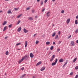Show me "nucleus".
I'll return each mask as SVG.
<instances>
[{
  "mask_svg": "<svg viewBox=\"0 0 78 78\" xmlns=\"http://www.w3.org/2000/svg\"><path fill=\"white\" fill-rule=\"evenodd\" d=\"M36 35V34H34V37Z\"/></svg>",
  "mask_w": 78,
  "mask_h": 78,
  "instance_id": "nucleus-54",
  "label": "nucleus"
},
{
  "mask_svg": "<svg viewBox=\"0 0 78 78\" xmlns=\"http://www.w3.org/2000/svg\"><path fill=\"white\" fill-rule=\"evenodd\" d=\"M26 75V74H25L23 75H22V76L20 77V78H23V77H24V76H25Z\"/></svg>",
  "mask_w": 78,
  "mask_h": 78,
  "instance_id": "nucleus-13",
  "label": "nucleus"
},
{
  "mask_svg": "<svg viewBox=\"0 0 78 78\" xmlns=\"http://www.w3.org/2000/svg\"><path fill=\"white\" fill-rule=\"evenodd\" d=\"M61 13H64V10H62L61 11Z\"/></svg>",
  "mask_w": 78,
  "mask_h": 78,
  "instance_id": "nucleus-45",
  "label": "nucleus"
},
{
  "mask_svg": "<svg viewBox=\"0 0 78 78\" xmlns=\"http://www.w3.org/2000/svg\"><path fill=\"white\" fill-rule=\"evenodd\" d=\"M7 13L8 14H12V12L11 11V10H8Z\"/></svg>",
  "mask_w": 78,
  "mask_h": 78,
  "instance_id": "nucleus-15",
  "label": "nucleus"
},
{
  "mask_svg": "<svg viewBox=\"0 0 78 78\" xmlns=\"http://www.w3.org/2000/svg\"><path fill=\"white\" fill-rule=\"evenodd\" d=\"M55 55H53L52 56V57H51V58L52 59H53V58H54L55 57Z\"/></svg>",
  "mask_w": 78,
  "mask_h": 78,
  "instance_id": "nucleus-33",
  "label": "nucleus"
},
{
  "mask_svg": "<svg viewBox=\"0 0 78 78\" xmlns=\"http://www.w3.org/2000/svg\"><path fill=\"white\" fill-rule=\"evenodd\" d=\"M22 16V14H20V15H18L17 16V18H19L20 17H21V16Z\"/></svg>",
  "mask_w": 78,
  "mask_h": 78,
  "instance_id": "nucleus-16",
  "label": "nucleus"
},
{
  "mask_svg": "<svg viewBox=\"0 0 78 78\" xmlns=\"http://www.w3.org/2000/svg\"><path fill=\"white\" fill-rule=\"evenodd\" d=\"M37 1L38 2H39V1H40V0H37Z\"/></svg>",
  "mask_w": 78,
  "mask_h": 78,
  "instance_id": "nucleus-58",
  "label": "nucleus"
},
{
  "mask_svg": "<svg viewBox=\"0 0 78 78\" xmlns=\"http://www.w3.org/2000/svg\"><path fill=\"white\" fill-rule=\"evenodd\" d=\"M53 59L52 58H51L50 60V62H51L52 60H53Z\"/></svg>",
  "mask_w": 78,
  "mask_h": 78,
  "instance_id": "nucleus-46",
  "label": "nucleus"
},
{
  "mask_svg": "<svg viewBox=\"0 0 78 78\" xmlns=\"http://www.w3.org/2000/svg\"><path fill=\"white\" fill-rule=\"evenodd\" d=\"M42 63V62H38L37 64L36 65V66H39V65H40Z\"/></svg>",
  "mask_w": 78,
  "mask_h": 78,
  "instance_id": "nucleus-10",
  "label": "nucleus"
},
{
  "mask_svg": "<svg viewBox=\"0 0 78 78\" xmlns=\"http://www.w3.org/2000/svg\"><path fill=\"white\" fill-rule=\"evenodd\" d=\"M52 27H54V24H52Z\"/></svg>",
  "mask_w": 78,
  "mask_h": 78,
  "instance_id": "nucleus-55",
  "label": "nucleus"
},
{
  "mask_svg": "<svg viewBox=\"0 0 78 78\" xmlns=\"http://www.w3.org/2000/svg\"><path fill=\"white\" fill-rule=\"evenodd\" d=\"M60 33H61V32H60V31H59L58 32V35H59V34H60Z\"/></svg>",
  "mask_w": 78,
  "mask_h": 78,
  "instance_id": "nucleus-49",
  "label": "nucleus"
},
{
  "mask_svg": "<svg viewBox=\"0 0 78 78\" xmlns=\"http://www.w3.org/2000/svg\"><path fill=\"white\" fill-rule=\"evenodd\" d=\"M71 46H75V43H74V41H72L71 42Z\"/></svg>",
  "mask_w": 78,
  "mask_h": 78,
  "instance_id": "nucleus-4",
  "label": "nucleus"
},
{
  "mask_svg": "<svg viewBox=\"0 0 78 78\" xmlns=\"http://www.w3.org/2000/svg\"><path fill=\"white\" fill-rule=\"evenodd\" d=\"M52 2H55V0H52Z\"/></svg>",
  "mask_w": 78,
  "mask_h": 78,
  "instance_id": "nucleus-59",
  "label": "nucleus"
},
{
  "mask_svg": "<svg viewBox=\"0 0 78 78\" xmlns=\"http://www.w3.org/2000/svg\"><path fill=\"white\" fill-rule=\"evenodd\" d=\"M76 59H77V58H75L74 60H73V62H75V61H76Z\"/></svg>",
  "mask_w": 78,
  "mask_h": 78,
  "instance_id": "nucleus-14",
  "label": "nucleus"
},
{
  "mask_svg": "<svg viewBox=\"0 0 78 78\" xmlns=\"http://www.w3.org/2000/svg\"><path fill=\"white\" fill-rule=\"evenodd\" d=\"M49 13H50L49 12H47V15L46 16H47V17H49V16H50V15L49 14Z\"/></svg>",
  "mask_w": 78,
  "mask_h": 78,
  "instance_id": "nucleus-11",
  "label": "nucleus"
},
{
  "mask_svg": "<svg viewBox=\"0 0 78 78\" xmlns=\"http://www.w3.org/2000/svg\"><path fill=\"white\" fill-rule=\"evenodd\" d=\"M60 48H58L57 49V52H59V51H60Z\"/></svg>",
  "mask_w": 78,
  "mask_h": 78,
  "instance_id": "nucleus-35",
  "label": "nucleus"
},
{
  "mask_svg": "<svg viewBox=\"0 0 78 78\" xmlns=\"http://www.w3.org/2000/svg\"><path fill=\"white\" fill-rule=\"evenodd\" d=\"M48 1V0H44V2L45 3H47V1Z\"/></svg>",
  "mask_w": 78,
  "mask_h": 78,
  "instance_id": "nucleus-42",
  "label": "nucleus"
},
{
  "mask_svg": "<svg viewBox=\"0 0 78 78\" xmlns=\"http://www.w3.org/2000/svg\"><path fill=\"white\" fill-rule=\"evenodd\" d=\"M76 19H78V15L76 17Z\"/></svg>",
  "mask_w": 78,
  "mask_h": 78,
  "instance_id": "nucleus-52",
  "label": "nucleus"
},
{
  "mask_svg": "<svg viewBox=\"0 0 78 78\" xmlns=\"http://www.w3.org/2000/svg\"><path fill=\"white\" fill-rule=\"evenodd\" d=\"M35 18H37V16H35Z\"/></svg>",
  "mask_w": 78,
  "mask_h": 78,
  "instance_id": "nucleus-56",
  "label": "nucleus"
},
{
  "mask_svg": "<svg viewBox=\"0 0 78 78\" xmlns=\"http://www.w3.org/2000/svg\"><path fill=\"white\" fill-rule=\"evenodd\" d=\"M58 37V35H56L55 38V39H56Z\"/></svg>",
  "mask_w": 78,
  "mask_h": 78,
  "instance_id": "nucleus-34",
  "label": "nucleus"
},
{
  "mask_svg": "<svg viewBox=\"0 0 78 78\" xmlns=\"http://www.w3.org/2000/svg\"><path fill=\"white\" fill-rule=\"evenodd\" d=\"M8 38V37H5V39H7Z\"/></svg>",
  "mask_w": 78,
  "mask_h": 78,
  "instance_id": "nucleus-50",
  "label": "nucleus"
},
{
  "mask_svg": "<svg viewBox=\"0 0 78 78\" xmlns=\"http://www.w3.org/2000/svg\"><path fill=\"white\" fill-rule=\"evenodd\" d=\"M23 60H22V58L20 60V61L19 62V64H20L21 63V62H23Z\"/></svg>",
  "mask_w": 78,
  "mask_h": 78,
  "instance_id": "nucleus-17",
  "label": "nucleus"
},
{
  "mask_svg": "<svg viewBox=\"0 0 78 78\" xmlns=\"http://www.w3.org/2000/svg\"><path fill=\"white\" fill-rule=\"evenodd\" d=\"M28 19H29L30 20H33V18L31 17H29Z\"/></svg>",
  "mask_w": 78,
  "mask_h": 78,
  "instance_id": "nucleus-20",
  "label": "nucleus"
},
{
  "mask_svg": "<svg viewBox=\"0 0 78 78\" xmlns=\"http://www.w3.org/2000/svg\"><path fill=\"white\" fill-rule=\"evenodd\" d=\"M35 77L34 76H33V78H34Z\"/></svg>",
  "mask_w": 78,
  "mask_h": 78,
  "instance_id": "nucleus-60",
  "label": "nucleus"
},
{
  "mask_svg": "<svg viewBox=\"0 0 78 78\" xmlns=\"http://www.w3.org/2000/svg\"><path fill=\"white\" fill-rule=\"evenodd\" d=\"M78 75H76L75 78H78Z\"/></svg>",
  "mask_w": 78,
  "mask_h": 78,
  "instance_id": "nucleus-43",
  "label": "nucleus"
},
{
  "mask_svg": "<svg viewBox=\"0 0 78 78\" xmlns=\"http://www.w3.org/2000/svg\"><path fill=\"white\" fill-rule=\"evenodd\" d=\"M39 42V41H36L35 42L36 44H37Z\"/></svg>",
  "mask_w": 78,
  "mask_h": 78,
  "instance_id": "nucleus-37",
  "label": "nucleus"
},
{
  "mask_svg": "<svg viewBox=\"0 0 78 78\" xmlns=\"http://www.w3.org/2000/svg\"><path fill=\"white\" fill-rule=\"evenodd\" d=\"M27 44H28V42H27V41H25V48H26L27 47Z\"/></svg>",
  "mask_w": 78,
  "mask_h": 78,
  "instance_id": "nucleus-12",
  "label": "nucleus"
},
{
  "mask_svg": "<svg viewBox=\"0 0 78 78\" xmlns=\"http://www.w3.org/2000/svg\"><path fill=\"white\" fill-rule=\"evenodd\" d=\"M50 44V43L49 41H47L46 43V45H48Z\"/></svg>",
  "mask_w": 78,
  "mask_h": 78,
  "instance_id": "nucleus-23",
  "label": "nucleus"
},
{
  "mask_svg": "<svg viewBox=\"0 0 78 78\" xmlns=\"http://www.w3.org/2000/svg\"><path fill=\"white\" fill-rule=\"evenodd\" d=\"M41 5H43V0L41 1Z\"/></svg>",
  "mask_w": 78,
  "mask_h": 78,
  "instance_id": "nucleus-27",
  "label": "nucleus"
},
{
  "mask_svg": "<svg viewBox=\"0 0 78 78\" xmlns=\"http://www.w3.org/2000/svg\"><path fill=\"white\" fill-rule=\"evenodd\" d=\"M48 49H49L48 48H46V50H48Z\"/></svg>",
  "mask_w": 78,
  "mask_h": 78,
  "instance_id": "nucleus-57",
  "label": "nucleus"
},
{
  "mask_svg": "<svg viewBox=\"0 0 78 78\" xmlns=\"http://www.w3.org/2000/svg\"><path fill=\"white\" fill-rule=\"evenodd\" d=\"M24 67H23L21 68V70H24Z\"/></svg>",
  "mask_w": 78,
  "mask_h": 78,
  "instance_id": "nucleus-41",
  "label": "nucleus"
},
{
  "mask_svg": "<svg viewBox=\"0 0 78 78\" xmlns=\"http://www.w3.org/2000/svg\"><path fill=\"white\" fill-rule=\"evenodd\" d=\"M29 9H30V7H28L26 8L27 10H29Z\"/></svg>",
  "mask_w": 78,
  "mask_h": 78,
  "instance_id": "nucleus-44",
  "label": "nucleus"
},
{
  "mask_svg": "<svg viewBox=\"0 0 78 78\" xmlns=\"http://www.w3.org/2000/svg\"><path fill=\"white\" fill-rule=\"evenodd\" d=\"M21 30H22V28H21V27H20L18 29L17 31L18 32H20V31H21Z\"/></svg>",
  "mask_w": 78,
  "mask_h": 78,
  "instance_id": "nucleus-7",
  "label": "nucleus"
},
{
  "mask_svg": "<svg viewBox=\"0 0 78 78\" xmlns=\"http://www.w3.org/2000/svg\"><path fill=\"white\" fill-rule=\"evenodd\" d=\"M12 27V24L9 25L8 26L9 28H11Z\"/></svg>",
  "mask_w": 78,
  "mask_h": 78,
  "instance_id": "nucleus-30",
  "label": "nucleus"
},
{
  "mask_svg": "<svg viewBox=\"0 0 78 78\" xmlns=\"http://www.w3.org/2000/svg\"><path fill=\"white\" fill-rule=\"evenodd\" d=\"M75 69H76V70H77V69H78V66H76L75 67Z\"/></svg>",
  "mask_w": 78,
  "mask_h": 78,
  "instance_id": "nucleus-31",
  "label": "nucleus"
},
{
  "mask_svg": "<svg viewBox=\"0 0 78 78\" xmlns=\"http://www.w3.org/2000/svg\"><path fill=\"white\" fill-rule=\"evenodd\" d=\"M70 19H68L66 20L67 23V24H68V23H69V22H70Z\"/></svg>",
  "mask_w": 78,
  "mask_h": 78,
  "instance_id": "nucleus-6",
  "label": "nucleus"
},
{
  "mask_svg": "<svg viewBox=\"0 0 78 78\" xmlns=\"http://www.w3.org/2000/svg\"><path fill=\"white\" fill-rule=\"evenodd\" d=\"M65 67V66L63 65V67Z\"/></svg>",
  "mask_w": 78,
  "mask_h": 78,
  "instance_id": "nucleus-61",
  "label": "nucleus"
},
{
  "mask_svg": "<svg viewBox=\"0 0 78 78\" xmlns=\"http://www.w3.org/2000/svg\"><path fill=\"white\" fill-rule=\"evenodd\" d=\"M44 11H45V9H43L42 10V12H44Z\"/></svg>",
  "mask_w": 78,
  "mask_h": 78,
  "instance_id": "nucleus-48",
  "label": "nucleus"
},
{
  "mask_svg": "<svg viewBox=\"0 0 78 78\" xmlns=\"http://www.w3.org/2000/svg\"><path fill=\"white\" fill-rule=\"evenodd\" d=\"M57 62H58V58H56L55 59V62H52V63L51 65L52 66H55V65H56V63H57Z\"/></svg>",
  "mask_w": 78,
  "mask_h": 78,
  "instance_id": "nucleus-1",
  "label": "nucleus"
},
{
  "mask_svg": "<svg viewBox=\"0 0 78 78\" xmlns=\"http://www.w3.org/2000/svg\"><path fill=\"white\" fill-rule=\"evenodd\" d=\"M27 56H28V55H25L23 57V58H22V60H24V59L25 58H27Z\"/></svg>",
  "mask_w": 78,
  "mask_h": 78,
  "instance_id": "nucleus-2",
  "label": "nucleus"
},
{
  "mask_svg": "<svg viewBox=\"0 0 78 78\" xmlns=\"http://www.w3.org/2000/svg\"><path fill=\"white\" fill-rule=\"evenodd\" d=\"M61 41H59L58 43V44H61Z\"/></svg>",
  "mask_w": 78,
  "mask_h": 78,
  "instance_id": "nucleus-47",
  "label": "nucleus"
},
{
  "mask_svg": "<svg viewBox=\"0 0 78 78\" xmlns=\"http://www.w3.org/2000/svg\"><path fill=\"white\" fill-rule=\"evenodd\" d=\"M53 45H55V41L53 42Z\"/></svg>",
  "mask_w": 78,
  "mask_h": 78,
  "instance_id": "nucleus-51",
  "label": "nucleus"
},
{
  "mask_svg": "<svg viewBox=\"0 0 78 78\" xmlns=\"http://www.w3.org/2000/svg\"><path fill=\"white\" fill-rule=\"evenodd\" d=\"M7 23L6 21H4L2 24V25H5Z\"/></svg>",
  "mask_w": 78,
  "mask_h": 78,
  "instance_id": "nucleus-18",
  "label": "nucleus"
},
{
  "mask_svg": "<svg viewBox=\"0 0 78 78\" xmlns=\"http://www.w3.org/2000/svg\"><path fill=\"white\" fill-rule=\"evenodd\" d=\"M76 43H77V44H78V40H77V41H76Z\"/></svg>",
  "mask_w": 78,
  "mask_h": 78,
  "instance_id": "nucleus-53",
  "label": "nucleus"
},
{
  "mask_svg": "<svg viewBox=\"0 0 78 78\" xmlns=\"http://www.w3.org/2000/svg\"><path fill=\"white\" fill-rule=\"evenodd\" d=\"M72 37V36L71 35H70L68 37V39H69V38H70V37Z\"/></svg>",
  "mask_w": 78,
  "mask_h": 78,
  "instance_id": "nucleus-39",
  "label": "nucleus"
},
{
  "mask_svg": "<svg viewBox=\"0 0 78 78\" xmlns=\"http://www.w3.org/2000/svg\"><path fill=\"white\" fill-rule=\"evenodd\" d=\"M59 62H64V60L62 58H60L59 60Z\"/></svg>",
  "mask_w": 78,
  "mask_h": 78,
  "instance_id": "nucleus-8",
  "label": "nucleus"
},
{
  "mask_svg": "<svg viewBox=\"0 0 78 78\" xmlns=\"http://www.w3.org/2000/svg\"><path fill=\"white\" fill-rule=\"evenodd\" d=\"M2 12V11H0V13Z\"/></svg>",
  "mask_w": 78,
  "mask_h": 78,
  "instance_id": "nucleus-62",
  "label": "nucleus"
},
{
  "mask_svg": "<svg viewBox=\"0 0 78 78\" xmlns=\"http://www.w3.org/2000/svg\"><path fill=\"white\" fill-rule=\"evenodd\" d=\"M67 61H66V62H65V63L64 64V66H66V64H67Z\"/></svg>",
  "mask_w": 78,
  "mask_h": 78,
  "instance_id": "nucleus-29",
  "label": "nucleus"
},
{
  "mask_svg": "<svg viewBox=\"0 0 78 78\" xmlns=\"http://www.w3.org/2000/svg\"><path fill=\"white\" fill-rule=\"evenodd\" d=\"M5 75H6V73H5Z\"/></svg>",
  "mask_w": 78,
  "mask_h": 78,
  "instance_id": "nucleus-64",
  "label": "nucleus"
},
{
  "mask_svg": "<svg viewBox=\"0 0 78 78\" xmlns=\"http://www.w3.org/2000/svg\"><path fill=\"white\" fill-rule=\"evenodd\" d=\"M8 51H7L6 52H5V55H8Z\"/></svg>",
  "mask_w": 78,
  "mask_h": 78,
  "instance_id": "nucleus-26",
  "label": "nucleus"
},
{
  "mask_svg": "<svg viewBox=\"0 0 78 78\" xmlns=\"http://www.w3.org/2000/svg\"><path fill=\"white\" fill-rule=\"evenodd\" d=\"M17 50H20V49H17Z\"/></svg>",
  "mask_w": 78,
  "mask_h": 78,
  "instance_id": "nucleus-63",
  "label": "nucleus"
},
{
  "mask_svg": "<svg viewBox=\"0 0 78 78\" xmlns=\"http://www.w3.org/2000/svg\"><path fill=\"white\" fill-rule=\"evenodd\" d=\"M34 12V10L33 9H32V13H33Z\"/></svg>",
  "mask_w": 78,
  "mask_h": 78,
  "instance_id": "nucleus-32",
  "label": "nucleus"
},
{
  "mask_svg": "<svg viewBox=\"0 0 78 78\" xmlns=\"http://www.w3.org/2000/svg\"><path fill=\"white\" fill-rule=\"evenodd\" d=\"M55 34H56V33L55 32L52 35V37H54V36H55Z\"/></svg>",
  "mask_w": 78,
  "mask_h": 78,
  "instance_id": "nucleus-22",
  "label": "nucleus"
},
{
  "mask_svg": "<svg viewBox=\"0 0 78 78\" xmlns=\"http://www.w3.org/2000/svg\"><path fill=\"white\" fill-rule=\"evenodd\" d=\"M53 46H52L50 48V50H53Z\"/></svg>",
  "mask_w": 78,
  "mask_h": 78,
  "instance_id": "nucleus-28",
  "label": "nucleus"
},
{
  "mask_svg": "<svg viewBox=\"0 0 78 78\" xmlns=\"http://www.w3.org/2000/svg\"><path fill=\"white\" fill-rule=\"evenodd\" d=\"M19 9V8H14V10H15V11H17Z\"/></svg>",
  "mask_w": 78,
  "mask_h": 78,
  "instance_id": "nucleus-24",
  "label": "nucleus"
},
{
  "mask_svg": "<svg viewBox=\"0 0 78 78\" xmlns=\"http://www.w3.org/2000/svg\"><path fill=\"white\" fill-rule=\"evenodd\" d=\"M45 69V67H42V68H41V69L40 70L41 71H43V70H44V69Z\"/></svg>",
  "mask_w": 78,
  "mask_h": 78,
  "instance_id": "nucleus-9",
  "label": "nucleus"
},
{
  "mask_svg": "<svg viewBox=\"0 0 78 78\" xmlns=\"http://www.w3.org/2000/svg\"><path fill=\"white\" fill-rule=\"evenodd\" d=\"M78 20H76L75 21V24H76V25H77L78 24Z\"/></svg>",
  "mask_w": 78,
  "mask_h": 78,
  "instance_id": "nucleus-21",
  "label": "nucleus"
},
{
  "mask_svg": "<svg viewBox=\"0 0 78 78\" xmlns=\"http://www.w3.org/2000/svg\"><path fill=\"white\" fill-rule=\"evenodd\" d=\"M20 23V20H18V22L17 23V25H19V23Z\"/></svg>",
  "mask_w": 78,
  "mask_h": 78,
  "instance_id": "nucleus-25",
  "label": "nucleus"
},
{
  "mask_svg": "<svg viewBox=\"0 0 78 78\" xmlns=\"http://www.w3.org/2000/svg\"><path fill=\"white\" fill-rule=\"evenodd\" d=\"M78 32V29H77L75 31V33H77V32Z\"/></svg>",
  "mask_w": 78,
  "mask_h": 78,
  "instance_id": "nucleus-36",
  "label": "nucleus"
},
{
  "mask_svg": "<svg viewBox=\"0 0 78 78\" xmlns=\"http://www.w3.org/2000/svg\"><path fill=\"white\" fill-rule=\"evenodd\" d=\"M69 75H73V72H71Z\"/></svg>",
  "mask_w": 78,
  "mask_h": 78,
  "instance_id": "nucleus-38",
  "label": "nucleus"
},
{
  "mask_svg": "<svg viewBox=\"0 0 78 78\" xmlns=\"http://www.w3.org/2000/svg\"><path fill=\"white\" fill-rule=\"evenodd\" d=\"M23 31L24 32V33H27V32H28V30H26V29L24 28L23 30Z\"/></svg>",
  "mask_w": 78,
  "mask_h": 78,
  "instance_id": "nucleus-3",
  "label": "nucleus"
},
{
  "mask_svg": "<svg viewBox=\"0 0 78 78\" xmlns=\"http://www.w3.org/2000/svg\"><path fill=\"white\" fill-rule=\"evenodd\" d=\"M6 30V26H5L4 27V29L3 30V31H5V30Z\"/></svg>",
  "mask_w": 78,
  "mask_h": 78,
  "instance_id": "nucleus-19",
  "label": "nucleus"
},
{
  "mask_svg": "<svg viewBox=\"0 0 78 78\" xmlns=\"http://www.w3.org/2000/svg\"><path fill=\"white\" fill-rule=\"evenodd\" d=\"M30 56L31 58H33L34 57V55L33 54V53H31L30 54Z\"/></svg>",
  "mask_w": 78,
  "mask_h": 78,
  "instance_id": "nucleus-5",
  "label": "nucleus"
},
{
  "mask_svg": "<svg viewBox=\"0 0 78 78\" xmlns=\"http://www.w3.org/2000/svg\"><path fill=\"white\" fill-rule=\"evenodd\" d=\"M20 43H17V44H16V46L19 45H20Z\"/></svg>",
  "mask_w": 78,
  "mask_h": 78,
  "instance_id": "nucleus-40",
  "label": "nucleus"
}]
</instances>
